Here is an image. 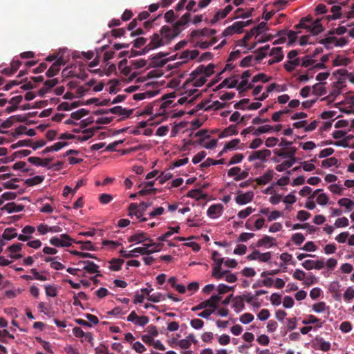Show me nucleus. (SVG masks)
<instances>
[{"instance_id": "obj_1", "label": "nucleus", "mask_w": 354, "mask_h": 354, "mask_svg": "<svg viewBox=\"0 0 354 354\" xmlns=\"http://www.w3.org/2000/svg\"><path fill=\"white\" fill-rule=\"evenodd\" d=\"M152 205V202L146 203L141 202L139 205L132 203L129 207V215L136 216L138 218H140V221H146L147 218L142 217L147 209Z\"/></svg>"}, {"instance_id": "obj_2", "label": "nucleus", "mask_w": 354, "mask_h": 354, "mask_svg": "<svg viewBox=\"0 0 354 354\" xmlns=\"http://www.w3.org/2000/svg\"><path fill=\"white\" fill-rule=\"evenodd\" d=\"M159 32L167 45L181 32V30L176 28L174 24L172 27L169 26H162Z\"/></svg>"}, {"instance_id": "obj_3", "label": "nucleus", "mask_w": 354, "mask_h": 354, "mask_svg": "<svg viewBox=\"0 0 354 354\" xmlns=\"http://www.w3.org/2000/svg\"><path fill=\"white\" fill-rule=\"evenodd\" d=\"M221 297L216 295H213L211 297L204 301L201 302L198 305L194 306L192 308V311H196L201 309H206L207 307H210L216 310L217 308V304L220 301Z\"/></svg>"}, {"instance_id": "obj_4", "label": "nucleus", "mask_w": 354, "mask_h": 354, "mask_svg": "<svg viewBox=\"0 0 354 354\" xmlns=\"http://www.w3.org/2000/svg\"><path fill=\"white\" fill-rule=\"evenodd\" d=\"M73 239L67 234H62L59 237L53 236L49 242L55 247H68L72 245Z\"/></svg>"}, {"instance_id": "obj_5", "label": "nucleus", "mask_w": 354, "mask_h": 354, "mask_svg": "<svg viewBox=\"0 0 354 354\" xmlns=\"http://www.w3.org/2000/svg\"><path fill=\"white\" fill-rule=\"evenodd\" d=\"M150 42L145 46V51H149L151 50L156 49L158 47L166 45L164 41V39L162 38V36L160 33H154L150 37Z\"/></svg>"}, {"instance_id": "obj_6", "label": "nucleus", "mask_w": 354, "mask_h": 354, "mask_svg": "<svg viewBox=\"0 0 354 354\" xmlns=\"http://www.w3.org/2000/svg\"><path fill=\"white\" fill-rule=\"evenodd\" d=\"M214 65L213 64H209L207 66L204 65H200L191 73V75H200L205 74L206 77L211 76L214 73Z\"/></svg>"}, {"instance_id": "obj_7", "label": "nucleus", "mask_w": 354, "mask_h": 354, "mask_svg": "<svg viewBox=\"0 0 354 354\" xmlns=\"http://www.w3.org/2000/svg\"><path fill=\"white\" fill-rule=\"evenodd\" d=\"M83 264V269L90 274L97 273V276H102L98 270L99 266L94 262L86 260V261H79L77 265Z\"/></svg>"}, {"instance_id": "obj_8", "label": "nucleus", "mask_w": 354, "mask_h": 354, "mask_svg": "<svg viewBox=\"0 0 354 354\" xmlns=\"http://www.w3.org/2000/svg\"><path fill=\"white\" fill-rule=\"evenodd\" d=\"M270 155L271 151L268 149L254 151H252V153L248 156V160L252 162L259 159L263 161L266 159V158L270 157Z\"/></svg>"}, {"instance_id": "obj_9", "label": "nucleus", "mask_w": 354, "mask_h": 354, "mask_svg": "<svg viewBox=\"0 0 354 354\" xmlns=\"http://www.w3.org/2000/svg\"><path fill=\"white\" fill-rule=\"evenodd\" d=\"M330 343L325 341L322 337H316L313 344V348L315 350H321L327 352L330 349Z\"/></svg>"}, {"instance_id": "obj_10", "label": "nucleus", "mask_w": 354, "mask_h": 354, "mask_svg": "<svg viewBox=\"0 0 354 354\" xmlns=\"http://www.w3.org/2000/svg\"><path fill=\"white\" fill-rule=\"evenodd\" d=\"M168 55L167 53L160 52L156 55H153L151 58L152 59V66L155 67H162L167 62V59H163L162 58Z\"/></svg>"}, {"instance_id": "obj_11", "label": "nucleus", "mask_w": 354, "mask_h": 354, "mask_svg": "<svg viewBox=\"0 0 354 354\" xmlns=\"http://www.w3.org/2000/svg\"><path fill=\"white\" fill-rule=\"evenodd\" d=\"M223 207L221 204H214L209 206L207 209V215L212 218L221 216L223 212Z\"/></svg>"}, {"instance_id": "obj_12", "label": "nucleus", "mask_w": 354, "mask_h": 354, "mask_svg": "<svg viewBox=\"0 0 354 354\" xmlns=\"http://www.w3.org/2000/svg\"><path fill=\"white\" fill-rule=\"evenodd\" d=\"M148 240H149V238L147 234L142 231H137L128 239L129 242H136V243H143Z\"/></svg>"}, {"instance_id": "obj_13", "label": "nucleus", "mask_w": 354, "mask_h": 354, "mask_svg": "<svg viewBox=\"0 0 354 354\" xmlns=\"http://www.w3.org/2000/svg\"><path fill=\"white\" fill-rule=\"evenodd\" d=\"M109 113L116 114L118 115L124 116V118H127L133 113V110H127L122 108L121 106H116L108 109Z\"/></svg>"}, {"instance_id": "obj_14", "label": "nucleus", "mask_w": 354, "mask_h": 354, "mask_svg": "<svg viewBox=\"0 0 354 354\" xmlns=\"http://www.w3.org/2000/svg\"><path fill=\"white\" fill-rule=\"evenodd\" d=\"M254 197L252 192H248L244 194H238L235 198V201L239 205H245L252 201Z\"/></svg>"}, {"instance_id": "obj_15", "label": "nucleus", "mask_w": 354, "mask_h": 354, "mask_svg": "<svg viewBox=\"0 0 354 354\" xmlns=\"http://www.w3.org/2000/svg\"><path fill=\"white\" fill-rule=\"evenodd\" d=\"M270 49V45H266L261 48H259L254 51L256 56L254 57L255 63H260V62L265 58L268 54V50Z\"/></svg>"}, {"instance_id": "obj_16", "label": "nucleus", "mask_w": 354, "mask_h": 354, "mask_svg": "<svg viewBox=\"0 0 354 354\" xmlns=\"http://www.w3.org/2000/svg\"><path fill=\"white\" fill-rule=\"evenodd\" d=\"M274 174V172L269 169L263 176L257 178L254 180L259 185H265L272 179Z\"/></svg>"}, {"instance_id": "obj_17", "label": "nucleus", "mask_w": 354, "mask_h": 354, "mask_svg": "<svg viewBox=\"0 0 354 354\" xmlns=\"http://www.w3.org/2000/svg\"><path fill=\"white\" fill-rule=\"evenodd\" d=\"M274 239L268 235H265L262 239H259L257 243V247L270 248L275 245L274 243Z\"/></svg>"}, {"instance_id": "obj_18", "label": "nucleus", "mask_w": 354, "mask_h": 354, "mask_svg": "<svg viewBox=\"0 0 354 354\" xmlns=\"http://www.w3.org/2000/svg\"><path fill=\"white\" fill-rule=\"evenodd\" d=\"M24 209L23 205H17L14 202L8 203L2 208L3 210L7 211L8 213L19 212Z\"/></svg>"}, {"instance_id": "obj_19", "label": "nucleus", "mask_w": 354, "mask_h": 354, "mask_svg": "<svg viewBox=\"0 0 354 354\" xmlns=\"http://www.w3.org/2000/svg\"><path fill=\"white\" fill-rule=\"evenodd\" d=\"M232 302L233 308L236 313H239L244 309V297L241 295L234 297L232 299Z\"/></svg>"}, {"instance_id": "obj_20", "label": "nucleus", "mask_w": 354, "mask_h": 354, "mask_svg": "<svg viewBox=\"0 0 354 354\" xmlns=\"http://www.w3.org/2000/svg\"><path fill=\"white\" fill-rule=\"evenodd\" d=\"M324 28L320 23V19L315 20L311 25L308 26V31L313 35H317L323 31Z\"/></svg>"}, {"instance_id": "obj_21", "label": "nucleus", "mask_w": 354, "mask_h": 354, "mask_svg": "<svg viewBox=\"0 0 354 354\" xmlns=\"http://www.w3.org/2000/svg\"><path fill=\"white\" fill-rule=\"evenodd\" d=\"M238 84L237 80H231L230 77L225 78L218 86H216L215 91L221 89L223 87H227L229 88H235Z\"/></svg>"}, {"instance_id": "obj_22", "label": "nucleus", "mask_w": 354, "mask_h": 354, "mask_svg": "<svg viewBox=\"0 0 354 354\" xmlns=\"http://www.w3.org/2000/svg\"><path fill=\"white\" fill-rule=\"evenodd\" d=\"M192 78L189 80H187V82H193L192 85L195 87H201L205 84L207 82V77L205 76L199 75H191Z\"/></svg>"}, {"instance_id": "obj_23", "label": "nucleus", "mask_w": 354, "mask_h": 354, "mask_svg": "<svg viewBox=\"0 0 354 354\" xmlns=\"http://www.w3.org/2000/svg\"><path fill=\"white\" fill-rule=\"evenodd\" d=\"M67 145H68V143L66 142H56L53 145L47 147L46 148H45V149L42 151L41 153L43 155H44L50 151H57L60 150L62 148H63L64 147L66 146Z\"/></svg>"}, {"instance_id": "obj_24", "label": "nucleus", "mask_w": 354, "mask_h": 354, "mask_svg": "<svg viewBox=\"0 0 354 354\" xmlns=\"http://www.w3.org/2000/svg\"><path fill=\"white\" fill-rule=\"evenodd\" d=\"M238 130L236 124H231L228 127L225 128L220 134L218 138H222L228 136L236 135Z\"/></svg>"}, {"instance_id": "obj_25", "label": "nucleus", "mask_w": 354, "mask_h": 354, "mask_svg": "<svg viewBox=\"0 0 354 354\" xmlns=\"http://www.w3.org/2000/svg\"><path fill=\"white\" fill-rule=\"evenodd\" d=\"M58 257H45L44 261L46 262H50V267L56 270H63L65 266L60 262L55 261Z\"/></svg>"}, {"instance_id": "obj_26", "label": "nucleus", "mask_w": 354, "mask_h": 354, "mask_svg": "<svg viewBox=\"0 0 354 354\" xmlns=\"http://www.w3.org/2000/svg\"><path fill=\"white\" fill-rule=\"evenodd\" d=\"M191 15L189 12L185 13L179 20L174 23V25L178 29L183 30V26L187 24L190 20Z\"/></svg>"}, {"instance_id": "obj_27", "label": "nucleus", "mask_w": 354, "mask_h": 354, "mask_svg": "<svg viewBox=\"0 0 354 354\" xmlns=\"http://www.w3.org/2000/svg\"><path fill=\"white\" fill-rule=\"evenodd\" d=\"M350 62L348 58L337 55L333 61V65L334 66H347Z\"/></svg>"}, {"instance_id": "obj_28", "label": "nucleus", "mask_w": 354, "mask_h": 354, "mask_svg": "<svg viewBox=\"0 0 354 354\" xmlns=\"http://www.w3.org/2000/svg\"><path fill=\"white\" fill-rule=\"evenodd\" d=\"M100 129V127H97L95 129V128H89V129H84L82 131V133H84L85 135L82 137H78V140L80 142H84V141L88 140L94 135L95 131L96 129Z\"/></svg>"}, {"instance_id": "obj_29", "label": "nucleus", "mask_w": 354, "mask_h": 354, "mask_svg": "<svg viewBox=\"0 0 354 354\" xmlns=\"http://www.w3.org/2000/svg\"><path fill=\"white\" fill-rule=\"evenodd\" d=\"M317 324V327L321 328L324 324V322H320V319L317 318L313 315H309L308 317L302 321V324L304 325H308L310 324Z\"/></svg>"}, {"instance_id": "obj_30", "label": "nucleus", "mask_w": 354, "mask_h": 354, "mask_svg": "<svg viewBox=\"0 0 354 354\" xmlns=\"http://www.w3.org/2000/svg\"><path fill=\"white\" fill-rule=\"evenodd\" d=\"M124 261L122 259H113L110 261L109 269L113 271H118L121 269Z\"/></svg>"}, {"instance_id": "obj_31", "label": "nucleus", "mask_w": 354, "mask_h": 354, "mask_svg": "<svg viewBox=\"0 0 354 354\" xmlns=\"http://www.w3.org/2000/svg\"><path fill=\"white\" fill-rule=\"evenodd\" d=\"M187 196L196 200L205 198V195H204L203 192L199 189H192L189 191Z\"/></svg>"}, {"instance_id": "obj_32", "label": "nucleus", "mask_w": 354, "mask_h": 354, "mask_svg": "<svg viewBox=\"0 0 354 354\" xmlns=\"http://www.w3.org/2000/svg\"><path fill=\"white\" fill-rule=\"evenodd\" d=\"M287 151H279L277 154L279 157L282 158H293L295 156L297 149L295 147L287 148Z\"/></svg>"}, {"instance_id": "obj_33", "label": "nucleus", "mask_w": 354, "mask_h": 354, "mask_svg": "<svg viewBox=\"0 0 354 354\" xmlns=\"http://www.w3.org/2000/svg\"><path fill=\"white\" fill-rule=\"evenodd\" d=\"M17 236V233L14 228H6L2 234L3 239L6 240H11Z\"/></svg>"}, {"instance_id": "obj_34", "label": "nucleus", "mask_w": 354, "mask_h": 354, "mask_svg": "<svg viewBox=\"0 0 354 354\" xmlns=\"http://www.w3.org/2000/svg\"><path fill=\"white\" fill-rule=\"evenodd\" d=\"M255 59L253 55H248L244 57L241 62H240V66L241 67H248L250 66H254L255 64Z\"/></svg>"}, {"instance_id": "obj_35", "label": "nucleus", "mask_w": 354, "mask_h": 354, "mask_svg": "<svg viewBox=\"0 0 354 354\" xmlns=\"http://www.w3.org/2000/svg\"><path fill=\"white\" fill-rule=\"evenodd\" d=\"M149 245H144V247H138L136 248L131 251V252L133 253H140L142 255L144 254H150L151 253L155 252L156 250H149Z\"/></svg>"}, {"instance_id": "obj_36", "label": "nucleus", "mask_w": 354, "mask_h": 354, "mask_svg": "<svg viewBox=\"0 0 354 354\" xmlns=\"http://www.w3.org/2000/svg\"><path fill=\"white\" fill-rule=\"evenodd\" d=\"M341 10H342V8L341 6H333L332 8H331V12L333 13L332 15H329L328 17V19L330 20V19H339L341 18L342 17V13H341Z\"/></svg>"}, {"instance_id": "obj_37", "label": "nucleus", "mask_w": 354, "mask_h": 354, "mask_svg": "<svg viewBox=\"0 0 354 354\" xmlns=\"http://www.w3.org/2000/svg\"><path fill=\"white\" fill-rule=\"evenodd\" d=\"M169 230L168 232H165L163 235H162L158 238V240L159 241H165L167 238H169L174 234V232L178 233L179 232L180 227L178 226L175 228L172 227H169Z\"/></svg>"}, {"instance_id": "obj_38", "label": "nucleus", "mask_w": 354, "mask_h": 354, "mask_svg": "<svg viewBox=\"0 0 354 354\" xmlns=\"http://www.w3.org/2000/svg\"><path fill=\"white\" fill-rule=\"evenodd\" d=\"M127 59H124L121 60L118 64V68L120 70L121 73L123 75L127 76L131 71V69L129 66H127Z\"/></svg>"}, {"instance_id": "obj_39", "label": "nucleus", "mask_w": 354, "mask_h": 354, "mask_svg": "<svg viewBox=\"0 0 354 354\" xmlns=\"http://www.w3.org/2000/svg\"><path fill=\"white\" fill-rule=\"evenodd\" d=\"M273 129H274L273 127H272L270 125H263V126H261V127H258L257 129H255L252 132V134L256 136H258L260 134L270 132Z\"/></svg>"}, {"instance_id": "obj_40", "label": "nucleus", "mask_w": 354, "mask_h": 354, "mask_svg": "<svg viewBox=\"0 0 354 354\" xmlns=\"http://www.w3.org/2000/svg\"><path fill=\"white\" fill-rule=\"evenodd\" d=\"M89 113V111L85 109H81L77 110V111L73 112L71 114V117L75 120H80L82 117L87 115Z\"/></svg>"}, {"instance_id": "obj_41", "label": "nucleus", "mask_w": 354, "mask_h": 354, "mask_svg": "<svg viewBox=\"0 0 354 354\" xmlns=\"http://www.w3.org/2000/svg\"><path fill=\"white\" fill-rule=\"evenodd\" d=\"M299 64V59L296 58L293 60H289L284 64V68L288 72H292L296 66Z\"/></svg>"}, {"instance_id": "obj_42", "label": "nucleus", "mask_w": 354, "mask_h": 354, "mask_svg": "<svg viewBox=\"0 0 354 354\" xmlns=\"http://www.w3.org/2000/svg\"><path fill=\"white\" fill-rule=\"evenodd\" d=\"M227 272V271H221V268H220L219 266H215L212 270V277L217 279H221Z\"/></svg>"}, {"instance_id": "obj_43", "label": "nucleus", "mask_w": 354, "mask_h": 354, "mask_svg": "<svg viewBox=\"0 0 354 354\" xmlns=\"http://www.w3.org/2000/svg\"><path fill=\"white\" fill-rule=\"evenodd\" d=\"M60 68L54 62L46 71V75L48 77L55 76L59 71Z\"/></svg>"}, {"instance_id": "obj_44", "label": "nucleus", "mask_w": 354, "mask_h": 354, "mask_svg": "<svg viewBox=\"0 0 354 354\" xmlns=\"http://www.w3.org/2000/svg\"><path fill=\"white\" fill-rule=\"evenodd\" d=\"M44 180V177L36 176L31 178H28L25 180V183L29 186H33L41 183Z\"/></svg>"}, {"instance_id": "obj_45", "label": "nucleus", "mask_w": 354, "mask_h": 354, "mask_svg": "<svg viewBox=\"0 0 354 354\" xmlns=\"http://www.w3.org/2000/svg\"><path fill=\"white\" fill-rule=\"evenodd\" d=\"M313 92L315 95L322 96L326 94V90L321 84H315L313 86Z\"/></svg>"}, {"instance_id": "obj_46", "label": "nucleus", "mask_w": 354, "mask_h": 354, "mask_svg": "<svg viewBox=\"0 0 354 354\" xmlns=\"http://www.w3.org/2000/svg\"><path fill=\"white\" fill-rule=\"evenodd\" d=\"M338 160L335 157H331L322 160V165L324 167H330L331 166H337Z\"/></svg>"}, {"instance_id": "obj_47", "label": "nucleus", "mask_w": 354, "mask_h": 354, "mask_svg": "<svg viewBox=\"0 0 354 354\" xmlns=\"http://www.w3.org/2000/svg\"><path fill=\"white\" fill-rule=\"evenodd\" d=\"M328 309V307L326 306V303L324 301H321L313 305V310L316 313H322Z\"/></svg>"}, {"instance_id": "obj_48", "label": "nucleus", "mask_w": 354, "mask_h": 354, "mask_svg": "<svg viewBox=\"0 0 354 354\" xmlns=\"http://www.w3.org/2000/svg\"><path fill=\"white\" fill-rule=\"evenodd\" d=\"M36 340L37 342L41 344L42 347L50 354H53L52 346L51 344L45 340H43L41 337H37Z\"/></svg>"}, {"instance_id": "obj_49", "label": "nucleus", "mask_w": 354, "mask_h": 354, "mask_svg": "<svg viewBox=\"0 0 354 354\" xmlns=\"http://www.w3.org/2000/svg\"><path fill=\"white\" fill-rule=\"evenodd\" d=\"M19 179L17 178H12L10 180L3 183V187L6 189H15L18 188V185L15 184V183L19 182Z\"/></svg>"}, {"instance_id": "obj_50", "label": "nucleus", "mask_w": 354, "mask_h": 354, "mask_svg": "<svg viewBox=\"0 0 354 354\" xmlns=\"http://www.w3.org/2000/svg\"><path fill=\"white\" fill-rule=\"evenodd\" d=\"M240 142L239 139H233L231 141L227 142L225 145L224 148L223 149V151H227V150H231L234 149Z\"/></svg>"}, {"instance_id": "obj_51", "label": "nucleus", "mask_w": 354, "mask_h": 354, "mask_svg": "<svg viewBox=\"0 0 354 354\" xmlns=\"http://www.w3.org/2000/svg\"><path fill=\"white\" fill-rule=\"evenodd\" d=\"M270 79L271 77H268L265 73H259L252 77V82L253 83H256L259 81H262L263 82H268Z\"/></svg>"}, {"instance_id": "obj_52", "label": "nucleus", "mask_w": 354, "mask_h": 354, "mask_svg": "<svg viewBox=\"0 0 354 354\" xmlns=\"http://www.w3.org/2000/svg\"><path fill=\"white\" fill-rule=\"evenodd\" d=\"M45 290L47 296L55 297L57 295V290L55 286H45Z\"/></svg>"}, {"instance_id": "obj_53", "label": "nucleus", "mask_w": 354, "mask_h": 354, "mask_svg": "<svg viewBox=\"0 0 354 354\" xmlns=\"http://www.w3.org/2000/svg\"><path fill=\"white\" fill-rule=\"evenodd\" d=\"M153 96V94L152 92L147 91V92H145V93H136L133 95V97L135 100H142L145 99L146 97H151Z\"/></svg>"}, {"instance_id": "obj_54", "label": "nucleus", "mask_w": 354, "mask_h": 354, "mask_svg": "<svg viewBox=\"0 0 354 354\" xmlns=\"http://www.w3.org/2000/svg\"><path fill=\"white\" fill-rule=\"evenodd\" d=\"M254 209L251 207H248L245 209L241 210L238 212L237 216L239 218H245L247 216L250 215Z\"/></svg>"}, {"instance_id": "obj_55", "label": "nucleus", "mask_w": 354, "mask_h": 354, "mask_svg": "<svg viewBox=\"0 0 354 354\" xmlns=\"http://www.w3.org/2000/svg\"><path fill=\"white\" fill-rule=\"evenodd\" d=\"M335 40L337 38L335 37H328L325 39H323L320 41V43L325 45V47L328 49L331 48V45L333 44H335Z\"/></svg>"}, {"instance_id": "obj_56", "label": "nucleus", "mask_w": 354, "mask_h": 354, "mask_svg": "<svg viewBox=\"0 0 354 354\" xmlns=\"http://www.w3.org/2000/svg\"><path fill=\"white\" fill-rule=\"evenodd\" d=\"M304 240L305 237L301 233H295L292 236V241L297 245H301Z\"/></svg>"}, {"instance_id": "obj_57", "label": "nucleus", "mask_w": 354, "mask_h": 354, "mask_svg": "<svg viewBox=\"0 0 354 354\" xmlns=\"http://www.w3.org/2000/svg\"><path fill=\"white\" fill-rule=\"evenodd\" d=\"M227 15L223 11V10H220L216 12L213 19H211V24H215L219 19H224Z\"/></svg>"}, {"instance_id": "obj_58", "label": "nucleus", "mask_w": 354, "mask_h": 354, "mask_svg": "<svg viewBox=\"0 0 354 354\" xmlns=\"http://www.w3.org/2000/svg\"><path fill=\"white\" fill-rule=\"evenodd\" d=\"M354 298V288L348 287L344 293V299L346 301H350Z\"/></svg>"}, {"instance_id": "obj_59", "label": "nucleus", "mask_w": 354, "mask_h": 354, "mask_svg": "<svg viewBox=\"0 0 354 354\" xmlns=\"http://www.w3.org/2000/svg\"><path fill=\"white\" fill-rule=\"evenodd\" d=\"M243 158L244 156L242 153H236L230 158L228 165L239 163L243 160Z\"/></svg>"}, {"instance_id": "obj_60", "label": "nucleus", "mask_w": 354, "mask_h": 354, "mask_svg": "<svg viewBox=\"0 0 354 354\" xmlns=\"http://www.w3.org/2000/svg\"><path fill=\"white\" fill-rule=\"evenodd\" d=\"M254 319V316L249 313H244L240 317V321L244 324L250 323Z\"/></svg>"}, {"instance_id": "obj_61", "label": "nucleus", "mask_w": 354, "mask_h": 354, "mask_svg": "<svg viewBox=\"0 0 354 354\" xmlns=\"http://www.w3.org/2000/svg\"><path fill=\"white\" fill-rule=\"evenodd\" d=\"M311 214L305 210H300L297 213V218L301 221H305L310 217Z\"/></svg>"}, {"instance_id": "obj_62", "label": "nucleus", "mask_w": 354, "mask_h": 354, "mask_svg": "<svg viewBox=\"0 0 354 354\" xmlns=\"http://www.w3.org/2000/svg\"><path fill=\"white\" fill-rule=\"evenodd\" d=\"M270 301L273 306H279L281 302V295L278 293H273L270 296Z\"/></svg>"}, {"instance_id": "obj_63", "label": "nucleus", "mask_w": 354, "mask_h": 354, "mask_svg": "<svg viewBox=\"0 0 354 354\" xmlns=\"http://www.w3.org/2000/svg\"><path fill=\"white\" fill-rule=\"evenodd\" d=\"M190 325L194 329H201L203 328L204 322L200 319H193L190 322Z\"/></svg>"}, {"instance_id": "obj_64", "label": "nucleus", "mask_w": 354, "mask_h": 354, "mask_svg": "<svg viewBox=\"0 0 354 354\" xmlns=\"http://www.w3.org/2000/svg\"><path fill=\"white\" fill-rule=\"evenodd\" d=\"M171 178L172 174L170 172H162L161 175L158 177V180L160 184H163Z\"/></svg>"}]
</instances>
